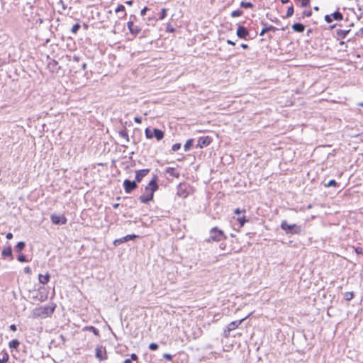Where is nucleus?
<instances>
[{
    "label": "nucleus",
    "mask_w": 363,
    "mask_h": 363,
    "mask_svg": "<svg viewBox=\"0 0 363 363\" xmlns=\"http://www.w3.org/2000/svg\"><path fill=\"white\" fill-rule=\"evenodd\" d=\"M209 237L205 240V242L211 243L212 242H220L227 239L225 233L218 227H213L209 230Z\"/></svg>",
    "instance_id": "1"
},
{
    "label": "nucleus",
    "mask_w": 363,
    "mask_h": 363,
    "mask_svg": "<svg viewBox=\"0 0 363 363\" xmlns=\"http://www.w3.org/2000/svg\"><path fill=\"white\" fill-rule=\"evenodd\" d=\"M280 228L286 235H300L302 227L297 224H289L286 220L281 221Z\"/></svg>",
    "instance_id": "2"
},
{
    "label": "nucleus",
    "mask_w": 363,
    "mask_h": 363,
    "mask_svg": "<svg viewBox=\"0 0 363 363\" xmlns=\"http://www.w3.org/2000/svg\"><path fill=\"white\" fill-rule=\"evenodd\" d=\"M56 308V304L54 303H51L49 305L40 307L36 308L34 313V315L36 317H40L43 318H45L47 317L51 316Z\"/></svg>",
    "instance_id": "3"
},
{
    "label": "nucleus",
    "mask_w": 363,
    "mask_h": 363,
    "mask_svg": "<svg viewBox=\"0 0 363 363\" xmlns=\"http://www.w3.org/2000/svg\"><path fill=\"white\" fill-rule=\"evenodd\" d=\"M145 135L147 139L155 138L157 141L162 140L164 137V132L158 128H150V127L145 129Z\"/></svg>",
    "instance_id": "4"
},
{
    "label": "nucleus",
    "mask_w": 363,
    "mask_h": 363,
    "mask_svg": "<svg viewBox=\"0 0 363 363\" xmlns=\"http://www.w3.org/2000/svg\"><path fill=\"white\" fill-rule=\"evenodd\" d=\"M250 315H248L247 316H245V318L240 319V320H235V321H232L231 323H230L226 328L223 331V337L225 338H228L229 336H230V331L232 330H235L237 328H238V326L245 320H246Z\"/></svg>",
    "instance_id": "5"
},
{
    "label": "nucleus",
    "mask_w": 363,
    "mask_h": 363,
    "mask_svg": "<svg viewBox=\"0 0 363 363\" xmlns=\"http://www.w3.org/2000/svg\"><path fill=\"white\" fill-rule=\"evenodd\" d=\"M189 188H190V186L189 184H187L186 182L180 183L177 187V194L179 197H182L184 199L186 198L189 194Z\"/></svg>",
    "instance_id": "6"
},
{
    "label": "nucleus",
    "mask_w": 363,
    "mask_h": 363,
    "mask_svg": "<svg viewBox=\"0 0 363 363\" xmlns=\"http://www.w3.org/2000/svg\"><path fill=\"white\" fill-rule=\"evenodd\" d=\"M136 19V16L135 15H130V21L127 23L128 28L130 33L133 35H137L140 32L141 29L139 26H135L133 21Z\"/></svg>",
    "instance_id": "7"
},
{
    "label": "nucleus",
    "mask_w": 363,
    "mask_h": 363,
    "mask_svg": "<svg viewBox=\"0 0 363 363\" xmlns=\"http://www.w3.org/2000/svg\"><path fill=\"white\" fill-rule=\"evenodd\" d=\"M123 185L126 194H130L138 187V183L135 180L131 181L128 179L123 181Z\"/></svg>",
    "instance_id": "8"
},
{
    "label": "nucleus",
    "mask_w": 363,
    "mask_h": 363,
    "mask_svg": "<svg viewBox=\"0 0 363 363\" xmlns=\"http://www.w3.org/2000/svg\"><path fill=\"white\" fill-rule=\"evenodd\" d=\"M158 182V177L157 175L155 174L152 179L149 182L148 184L145 186V191L146 192L150 191L155 193L158 189L159 185L157 184Z\"/></svg>",
    "instance_id": "9"
},
{
    "label": "nucleus",
    "mask_w": 363,
    "mask_h": 363,
    "mask_svg": "<svg viewBox=\"0 0 363 363\" xmlns=\"http://www.w3.org/2000/svg\"><path fill=\"white\" fill-rule=\"evenodd\" d=\"M95 357L99 360L103 361L108 358L106 347L102 345L97 346L95 350Z\"/></svg>",
    "instance_id": "10"
},
{
    "label": "nucleus",
    "mask_w": 363,
    "mask_h": 363,
    "mask_svg": "<svg viewBox=\"0 0 363 363\" xmlns=\"http://www.w3.org/2000/svg\"><path fill=\"white\" fill-rule=\"evenodd\" d=\"M50 220L55 225H64L67 222V219L64 215H57L55 213L50 216Z\"/></svg>",
    "instance_id": "11"
},
{
    "label": "nucleus",
    "mask_w": 363,
    "mask_h": 363,
    "mask_svg": "<svg viewBox=\"0 0 363 363\" xmlns=\"http://www.w3.org/2000/svg\"><path fill=\"white\" fill-rule=\"evenodd\" d=\"M212 140H213L211 137L208 135L199 137L196 147V148H203L204 147H207L212 143Z\"/></svg>",
    "instance_id": "12"
},
{
    "label": "nucleus",
    "mask_w": 363,
    "mask_h": 363,
    "mask_svg": "<svg viewBox=\"0 0 363 363\" xmlns=\"http://www.w3.org/2000/svg\"><path fill=\"white\" fill-rule=\"evenodd\" d=\"M236 35H237L238 38H239L240 39L246 40L247 37L249 36V35H250V32L246 27H245L240 24H238Z\"/></svg>",
    "instance_id": "13"
},
{
    "label": "nucleus",
    "mask_w": 363,
    "mask_h": 363,
    "mask_svg": "<svg viewBox=\"0 0 363 363\" xmlns=\"http://www.w3.org/2000/svg\"><path fill=\"white\" fill-rule=\"evenodd\" d=\"M137 238H139L138 235H135V234H131V235H127L121 238H118V239H116L114 241H113V245L117 247V246H119L122 243H124L125 242H128L129 240H133Z\"/></svg>",
    "instance_id": "14"
},
{
    "label": "nucleus",
    "mask_w": 363,
    "mask_h": 363,
    "mask_svg": "<svg viewBox=\"0 0 363 363\" xmlns=\"http://www.w3.org/2000/svg\"><path fill=\"white\" fill-rule=\"evenodd\" d=\"M150 172V169H143L135 172V181L137 183L141 182L143 179L147 176Z\"/></svg>",
    "instance_id": "15"
},
{
    "label": "nucleus",
    "mask_w": 363,
    "mask_h": 363,
    "mask_svg": "<svg viewBox=\"0 0 363 363\" xmlns=\"http://www.w3.org/2000/svg\"><path fill=\"white\" fill-rule=\"evenodd\" d=\"M80 57L77 55L73 56L72 65L70 68L71 72L74 73L80 72Z\"/></svg>",
    "instance_id": "16"
},
{
    "label": "nucleus",
    "mask_w": 363,
    "mask_h": 363,
    "mask_svg": "<svg viewBox=\"0 0 363 363\" xmlns=\"http://www.w3.org/2000/svg\"><path fill=\"white\" fill-rule=\"evenodd\" d=\"M261 24L264 26L262 29L261 32L259 33V35H261V36L264 35L267 32H269V31L275 32L277 30H279L277 28L274 27V26H272V25L268 26L267 23L264 21H262Z\"/></svg>",
    "instance_id": "17"
},
{
    "label": "nucleus",
    "mask_w": 363,
    "mask_h": 363,
    "mask_svg": "<svg viewBox=\"0 0 363 363\" xmlns=\"http://www.w3.org/2000/svg\"><path fill=\"white\" fill-rule=\"evenodd\" d=\"M147 194L146 195L143 194V195H141L139 197V199H140V202L143 203L147 204L150 201H153L154 193L150 192V191H147Z\"/></svg>",
    "instance_id": "18"
},
{
    "label": "nucleus",
    "mask_w": 363,
    "mask_h": 363,
    "mask_svg": "<svg viewBox=\"0 0 363 363\" xmlns=\"http://www.w3.org/2000/svg\"><path fill=\"white\" fill-rule=\"evenodd\" d=\"M1 255L3 257H9V260L13 259L12 247L10 245H8L6 247L3 248Z\"/></svg>",
    "instance_id": "19"
},
{
    "label": "nucleus",
    "mask_w": 363,
    "mask_h": 363,
    "mask_svg": "<svg viewBox=\"0 0 363 363\" xmlns=\"http://www.w3.org/2000/svg\"><path fill=\"white\" fill-rule=\"evenodd\" d=\"M48 67L52 72H57L60 67L58 66V62L56 60L52 59L48 63Z\"/></svg>",
    "instance_id": "20"
},
{
    "label": "nucleus",
    "mask_w": 363,
    "mask_h": 363,
    "mask_svg": "<svg viewBox=\"0 0 363 363\" xmlns=\"http://www.w3.org/2000/svg\"><path fill=\"white\" fill-rule=\"evenodd\" d=\"M305 26L301 23H294L291 26V28L294 31L297 33H303L305 30Z\"/></svg>",
    "instance_id": "21"
},
{
    "label": "nucleus",
    "mask_w": 363,
    "mask_h": 363,
    "mask_svg": "<svg viewBox=\"0 0 363 363\" xmlns=\"http://www.w3.org/2000/svg\"><path fill=\"white\" fill-rule=\"evenodd\" d=\"M50 279V275L48 272H47L45 275L40 274L38 275L39 282L42 284H46L49 282Z\"/></svg>",
    "instance_id": "22"
},
{
    "label": "nucleus",
    "mask_w": 363,
    "mask_h": 363,
    "mask_svg": "<svg viewBox=\"0 0 363 363\" xmlns=\"http://www.w3.org/2000/svg\"><path fill=\"white\" fill-rule=\"evenodd\" d=\"M82 330L84 331H90L94 333V335L99 337H100V333L99 330L95 328L94 326L89 325V326H85L82 328Z\"/></svg>",
    "instance_id": "23"
},
{
    "label": "nucleus",
    "mask_w": 363,
    "mask_h": 363,
    "mask_svg": "<svg viewBox=\"0 0 363 363\" xmlns=\"http://www.w3.org/2000/svg\"><path fill=\"white\" fill-rule=\"evenodd\" d=\"M350 29L348 30H342V29H337L336 30V36L338 38L345 39L348 33L350 32Z\"/></svg>",
    "instance_id": "24"
},
{
    "label": "nucleus",
    "mask_w": 363,
    "mask_h": 363,
    "mask_svg": "<svg viewBox=\"0 0 363 363\" xmlns=\"http://www.w3.org/2000/svg\"><path fill=\"white\" fill-rule=\"evenodd\" d=\"M165 172L167 174H169L171 176L175 178H179L180 176V174L176 171L175 168L174 167H167L165 169Z\"/></svg>",
    "instance_id": "25"
},
{
    "label": "nucleus",
    "mask_w": 363,
    "mask_h": 363,
    "mask_svg": "<svg viewBox=\"0 0 363 363\" xmlns=\"http://www.w3.org/2000/svg\"><path fill=\"white\" fill-rule=\"evenodd\" d=\"M118 134H119L120 137L124 138L126 140V142L130 141L129 136L128 134V130L125 127H124L122 130H119Z\"/></svg>",
    "instance_id": "26"
},
{
    "label": "nucleus",
    "mask_w": 363,
    "mask_h": 363,
    "mask_svg": "<svg viewBox=\"0 0 363 363\" xmlns=\"http://www.w3.org/2000/svg\"><path fill=\"white\" fill-rule=\"evenodd\" d=\"M25 247H26V242L24 241H20V242H17V244L16 245L15 250L17 252L21 253L24 250Z\"/></svg>",
    "instance_id": "27"
},
{
    "label": "nucleus",
    "mask_w": 363,
    "mask_h": 363,
    "mask_svg": "<svg viewBox=\"0 0 363 363\" xmlns=\"http://www.w3.org/2000/svg\"><path fill=\"white\" fill-rule=\"evenodd\" d=\"M194 140L193 138H190L186 140V143L184 145V149L186 152L189 151L194 145Z\"/></svg>",
    "instance_id": "28"
},
{
    "label": "nucleus",
    "mask_w": 363,
    "mask_h": 363,
    "mask_svg": "<svg viewBox=\"0 0 363 363\" xmlns=\"http://www.w3.org/2000/svg\"><path fill=\"white\" fill-rule=\"evenodd\" d=\"M20 345V342L17 339H13L9 342V346L11 350H17Z\"/></svg>",
    "instance_id": "29"
},
{
    "label": "nucleus",
    "mask_w": 363,
    "mask_h": 363,
    "mask_svg": "<svg viewBox=\"0 0 363 363\" xmlns=\"http://www.w3.org/2000/svg\"><path fill=\"white\" fill-rule=\"evenodd\" d=\"M333 17V20L335 21H342L343 19V14L340 12L338 10L335 11L334 13L331 14Z\"/></svg>",
    "instance_id": "30"
},
{
    "label": "nucleus",
    "mask_w": 363,
    "mask_h": 363,
    "mask_svg": "<svg viewBox=\"0 0 363 363\" xmlns=\"http://www.w3.org/2000/svg\"><path fill=\"white\" fill-rule=\"evenodd\" d=\"M357 9L359 12V14H357V17L358 19L361 18L363 16V7L359 4V1L356 0Z\"/></svg>",
    "instance_id": "31"
},
{
    "label": "nucleus",
    "mask_w": 363,
    "mask_h": 363,
    "mask_svg": "<svg viewBox=\"0 0 363 363\" xmlns=\"http://www.w3.org/2000/svg\"><path fill=\"white\" fill-rule=\"evenodd\" d=\"M294 9L293 5H291V6L288 7L286 16L284 18H289V17L292 16L293 14H294Z\"/></svg>",
    "instance_id": "32"
},
{
    "label": "nucleus",
    "mask_w": 363,
    "mask_h": 363,
    "mask_svg": "<svg viewBox=\"0 0 363 363\" xmlns=\"http://www.w3.org/2000/svg\"><path fill=\"white\" fill-rule=\"evenodd\" d=\"M240 6L244 9H252L254 7V4L251 2L241 1Z\"/></svg>",
    "instance_id": "33"
},
{
    "label": "nucleus",
    "mask_w": 363,
    "mask_h": 363,
    "mask_svg": "<svg viewBox=\"0 0 363 363\" xmlns=\"http://www.w3.org/2000/svg\"><path fill=\"white\" fill-rule=\"evenodd\" d=\"M354 294L352 291L345 292L344 294V298L347 301H351L354 298Z\"/></svg>",
    "instance_id": "34"
},
{
    "label": "nucleus",
    "mask_w": 363,
    "mask_h": 363,
    "mask_svg": "<svg viewBox=\"0 0 363 363\" xmlns=\"http://www.w3.org/2000/svg\"><path fill=\"white\" fill-rule=\"evenodd\" d=\"M237 221L240 224V226L242 227L245 225V223L248 221V219H247L246 217L243 216L242 217H238L237 218Z\"/></svg>",
    "instance_id": "35"
},
{
    "label": "nucleus",
    "mask_w": 363,
    "mask_h": 363,
    "mask_svg": "<svg viewBox=\"0 0 363 363\" xmlns=\"http://www.w3.org/2000/svg\"><path fill=\"white\" fill-rule=\"evenodd\" d=\"M86 63L85 62H82L80 63V72L82 70V71H85V73H84V76L86 77V78H89V74L88 72L86 71Z\"/></svg>",
    "instance_id": "36"
},
{
    "label": "nucleus",
    "mask_w": 363,
    "mask_h": 363,
    "mask_svg": "<svg viewBox=\"0 0 363 363\" xmlns=\"http://www.w3.org/2000/svg\"><path fill=\"white\" fill-rule=\"evenodd\" d=\"M167 9L162 8L159 13V20H163L167 16Z\"/></svg>",
    "instance_id": "37"
},
{
    "label": "nucleus",
    "mask_w": 363,
    "mask_h": 363,
    "mask_svg": "<svg viewBox=\"0 0 363 363\" xmlns=\"http://www.w3.org/2000/svg\"><path fill=\"white\" fill-rule=\"evenodd\" d=\"M338 186H339L338 183L335 179H331L327 184H325V186H326V187H330V186L337 187Z\"/></svg>",
    "instance_id": "38"
},
{
    "label": "nucleus",
    "mask_w": 363,
    "mask_h": 363,
    "mask_svg": "<svg viewBox=\"0 0 363 363\" xmlns=\"http://www.w3.org/2000/svg\"><path fill=\"white\" fill-rule=\"evenodd\" d=\"M17 259L19 262H27L28 260L26 257V256L23 254L19 253L18 256L17 257Z\"/></svg>",
    "instance_id": "39"
},
{
    "label": "nucleus",
    "mask_w": 363,
    "mask_h": 363,
    "mask_svg": "<svg viewBox=\"0 0 363 363\" xmlns=\"http://www.w3.org/2000/svg\"><path fill=\"white\" fill-rule=\"evenodd\" d=\"M9 355L6 352H4L2 358L0 359V363H6L9 361Z\"/></svg>",
    "instance_id": "40"
},
{
    "label": "nucleus",
    "mask_w": 363,
    "mask_h": 363,
    "mask_svg": "<svg viewBox=\"0 0 363 363\" xmlns=\"http://www.w3.org/2000/svg\"><path fill=\"white\" fill-rule=\"evenodd\" d=\"M81 28V26L79 23H75L74 25H73V26L71 28V32L73 33V34H77V33L78 32V30L80 29Z\"/></svg>",
    "instance_id": "41"
},
{
    "label": "nucleus",
    "mask_w": 363,
    "mask_h": 363,
    "mask_svg": "<svg viewBox=\"0 0 363 363\" xmlns=\"http://www.w3.org/2000/svg\"><path fill=\"white\" fill-rule=\"evenodd\" d=\"M242 13H243V11L242 10L238 9V10H235V11H232L231 16L233 18H235V17L242 16Z\"/></svg>",
    "instance_id": "42"
},
{
    "label": "nucleus",
    "mask_w": 363,
    "mask_h": 363,
    "mask_svg": "<svg viewBox=\"0 0 363 363\" xmlns=\"http://www.w3.org/2000/svg\"><path fill=\"white\" fill-rule=\"evenodd\" d=\"M266 16H267V18H269L271 21H272V22L275 23L276 24H280V23H281V21H280L277 18H276V17H275V18H271L270 14H269V13H267L266 14Z\"/></svg>",
    "instance_id": "43"
},
{
    "label": "nucleus",
    "mask_w": 363,
    "mask_h": 363,
    "mask_svg": "<svg viewBox=\"0 0 363 363\" xmlns=\"http://www.w3.org/2000/svg\"><path fill=\"white\" fill-rule=\"evenodd\" d=\"M312 16V11L311 10H305L302 13L301 18H303L305 17H310Z\"/></svg>",
    "instance_id": "44"
},
{
    "label": "nucleus",
    "mask_w": 363,
    "mask_h": 363,
    "mask_svg": "<svg viewBox=\"0 0 363 363\" xmlns=\"http://www.w3.org/2000/svg\"><path fill=\"white\" fill-rule=\"evenodd\" d=\"M159 346L157 343L155 342H152L149 345V347L148 348L152 350V351H155L158 349Z\"/></svg>",
    "instance_id": "45"
},
{
    "label": "nucleus",
    "mask_w": 363,
    "mask_h": 363,
    "mask_svg": "<svg viewBox=\"0 0 363 363\" xmlns=\"http://www.w3.org/2000/svg\"><path fill=\"white\" fill-rule=\"evenodd\" d=\"M166 31L168 33H174L175 28L172 27L170 23L167 24Z\"/></svg>",
    "instance_id": "46"
},
{
    "label": "nucleus",
    "mask_w": 363,
    "mask_h": 363,
    "mask_svg": "<svg viewBox=\"0 0 363 363\" xmlns=\"http://www.w3.org/2000/svg\"><path fill=\"white\" fill-rule=\"evenodd\" d=\"M125 6L122 4H119L115 9L116 13H118L121 11H125Z\"/></svg>",
    "instance_id": "47"
},
{
    "label": "nucleus",
    "mask_w": 363,
    "mask_h": 363,
    "mask_svg": "<svg viewBox=\"0 0 363 363\" xmlns=\"http://www.w3.org/2000/svg\"><path fill=\"white\" fill-rule=\"evenodd\" d=\"M181 148V143H175L172 146V150L176 152Z\"/></svg>",
    "instance_id": "48"
},
{
    "label": "nucleus",
    "mask_w": 363,
    "mask_h": 363,
    "mask_svg": "<svg viewBox=\"0 0 363 363\" xmlns=\"http://www.w3.org/2000/svg\"><path fill=\"white\" fill-rule=\"evenodd\" d=\"M324 19L328 23H330L333 22V17L331 15H328V14L325 15L324 17Z\"/></svg>",
    "instance_id": "49"
},
{
    "label": "nucleus",
    "mask_w": 363,
    "mask_h": 363,
    "mask_svg": "<svg viewBox=\"0 0 363 363\" xmlns=\"http://www.w3.org/2000/svg\"><path fill=\"white\" fill-rule=\"evenodd\" d=\"M245 209H240L239 208H237L236 209H235L234 211V214L235 215H240V213H245Z\"/></svg>",
    "instance_id": "50"
},
{
    "label": "nucleus",
    "mask_w": 363,
    "mask_h": 363,
    "mask_svg": "<svg viewBox=\"0 0 363 363\" xmlns=\"http://www.w3.org/2000/svg\"><path fill=\"white\" fill-rule=\"evenodd\" d=\"M310 0H301V7H306L309 5Z\"/></svg>",
    "instance_id": "51"
},
{
    "label": "nucleus",
    "mask_w": 363,
    "mask_h": 363,
    "mask_svg": "<svg viewBox=\"0 0 363 363\" xmlns=\"http://www.w3.org/2000/svg\"><path fill=\"white\" fill-rule=\"evenodd\" d=\"M163 357H164L165 359L170 361V360H172V359L173 356H172V354H170L164 353V354H163Z\"/></svg>",
    "instance_id": "52"
},
{
    "label": "nucleus",
    "mask_w": 363,
    "mask_h": 363,
    "mask_svg": "<svg viewBox=\"0 0 363 363\" xmlns=\"http://www.w3.org/2000/svg\"><path fill=\"white\" fill-rule=\"evenodd\" d=\"M129 359H131L132 362L133 361H138V357L135 353L131 354L130 357Z\"/></svg>",
    "instance_id": "53"
},
{
    "label": "nucleus",
    "mask_w": 363,
    "mask_h": 363,
    "mask_svg": "<svg viewBox=\"0 0 363 363\" xmlns=\"http://www.w3.org/2000/svg\"><path fill=\"white\" fill-rule=\"evenodd\" d=\"M354 251L357 254V255H362L363 254V250H362V248L358 247H356L354 249Z\"/></svg>",
    "instance_id": "54"
},
{
    "label": "nucleus",
    "mask_w": 363,
    "mask_h": 363,
    "mask_svg": "<svg viewBox=\"0 0 363 363\" xmlns=\"http://www.w3.org/2000/svg\"><path fill=\"white\" fill-rule=\"evenodd\" d=\"M149 10V9L147 6H145L140 11V15L142 16H145L146 14V12Z\"/></svg>",
    "instance_id": "55"
},
{
    "label": "nucleus",
    "mask_w": 363,
    "mask_h": 363,
    "mask_svg": "<svg viewBox=\"0 0 363 363\" xmlns=\"http://www.w3.org/2000/svg\"><path fill=\"white\" fill-rule=\"evenodd\" d=\"M24 272L28 274H30L32 273L31 268L30 267H26L24 268Z\"/></svg>",
    "instance_id": "56"
},
{
    "label": "nucleus",
    "mask_w": 363,
    "mask_h": 363,
    "mask_svg": "<svg viewBox=\"0 0 363 363\" xmlns=\"http://www.w3.org/2000/svg\"><path fill=\"white\" fill-rule=\"evenodd\" d=\"M9 329L11 330V331H13V332H16L17 330V327L15 324H11L10 326H9Z\"/></svg>",
    "instance_id": "57"
},
{
    "label": "nucleus",
    "mask_w": 363,
    "mask_h": 363,
    "mask_svg": "<svg viewBox=\"0 0 363 363\" xmlns=\"http://www.w3.org/2000/svg\"><path fill=\"white\" fill-rule=\"evenodd\" d=\"M134 121L136 123H142V118L140 117H135L134 118Z\"/></svg>",
    "instance_id": "58"
},
{
    "label": "nucleus",
    "mask_w": 363,
    "mask_h": 363,
    "mask_svg": "<svg viewBox=\"0 0 363 363\" xmlns=\"http://www.w3.org/2000/svg\"><path fill=\"white\" fill-rule=\"evenodd\" d=\"M357 35L358 36H361L362 37L363 36V28H360L359 30L356 33Z\"/></svg>",
    "instance_id": "59"
},
{
    "label": "nucleus",
    "mask_w": 363,
    "mask_h": 363,
    "mask_svg": "<svg viewBox=\"0 0 363 363\" xmlns=\"http://www.w3.org/2000/svg\"><path fill=\"white\" fill-rule=\"evenodd\" d=\"M13 234L11 233H8L6 235V239L11 240L13 238Z\"/></svg>",
    "instance_id": "60"
},
{
    "label": "nucleus",
    "mask_w": 363,
    "mask_h": 363,
    "mask_svg": "<svg viewBox=\"0 0 363 363\" xmlns=\"http://www.w3.org/2000/svg\"><path fill=\"white\" fill-rule=\"evenodd\" d=\"M219 247L220 250H225V247H226V245L225 243H220V245H219Z\"/></svg>",
    "instance_id": "61"
},
{
    "label": "nucleus",
    "mask_w": 363,
    "mask_h": 363,
    "mask_svg": "<svg viewBox=\"0 0 363 363\" xmlns=\"http://www.w3.org/2000/svg\"><path fill=\"white\" fill-rule=\"evenodd\" d=\"M226 43H227L228 45H235V42H233V40H229V39H228V40H226Z\"/></svg>",
    "instance_id": "62"
},
{
    "label": "nucleus",
    "mask_w": 363,
    "mask_h": 363,
    "mask_svg": "<svg viewBox=\"0 0 363 363\" xmlns=\"http://www.w3.org/2000/svg\"><path fill=\"white\" fill-rule=\"evenodd\" d=\"M60 338L62 340V342L65 343L67 341V339L63 335H60Z\"/></svg>",
    "instance_id": "63"
},
{
    "label": "nucleus",
    "mask_w": 363,
    "mask_h": 363,
    "mask_svg": "<svg viewBox=\"0 0 363 363\" xmlns=\"http://www.w3.org/2000/svg\"><path fill=\"white\" fill-rule=\"evenodd\" d=\"M123 363H133V362L131 361V359H130L129 358L128 359H125Z\"/></svg>",
    "instance_id": "64"
}]
</instances>
